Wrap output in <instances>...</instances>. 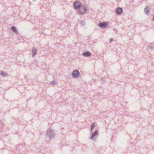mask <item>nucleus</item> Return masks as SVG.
Masks as SVG:
<instances>
[{"label":"nucleus","instance_id":"nucleus-14","mask_svg":"<svg viewBox=\"0 0 154 154\" xmlns=\"http://www.w3.org/2000/svg\"><path fill=\"white\" fill-rule=\"evenodd\" d=\"M149 48L151 49V50L154 49V44H153V45H152V44L149 45Z\"/></svg>","mask_w":154,"mask_h":154},{"label":"nucleus","instance_id":"nucleus-5","mask_svg":"<svg viewBox=\"0 0 154 154\" xmlns=\"http://www.w3.org/2000/svg\"><path fill=\"white\" fill-rule=\"evenodd\" d=\"M98 131L97 130L93 132L91 135V137H90V139H94V138L98 135Z\"/></svg>","mask_w":154,"mask_h":154},{"label":"nucleus","instance_id":"nucleus-13","mask_svg":"<svg viewBox=\"0 0 154 154\" xmlns=\"http://www.w3.org/2000/svg\"><path fill=\"white\" fill-rule=\"evenodd\" d=\"M95 127V125L94 123H92L91 125V131L92 132L93 131V129Z\"/></svg>","mask_w":154,"mask_h":154},{"label":"nucleus","instance_id":"nucleus-12","mask_svg":"<svg viewBox=\"0 0 154 154\" xmlns=\"http://www.w3.org/2000/svg\"><path fill=\"white\" fill-rule=\"evenodd\" d=\"M1 75L3 77L6 76L8 75L7 73L5 72H4L3 71H2L1 73Z\"/></svg>","mask_w":154,"mask_h":154},{"label":"nucleus","instance_id":"nucleus-16","mask_svg":"<svg viewBox=\"0 0 154 154\" xmlns=\"http://www.w3.org/2000/svg\"><path fill=\"white\" fill-rule=\"evenodd\" d=\"M100 81L101 83H103L104 82V80L103 79H100Z\"/></svg>","mask_w":154,"mask_h":154},{"label":"nucleus","instance_id":"nucleus-17","mask_svg":"<svg viewBox=\"0 0 154 154\" xmlns=\"http://www.w3.org/2000/svg\"><path fill=\"white\" fill-rule=\"evenodd\" d=\"M152 20L154 21V14L153 15Z\"/></svg>","mask_w":154,"mask_h":154},{"label":"nucleus","instance_id":"nucleus-9","mask_svg":"<svg viewBox=\"0 0 154 154\" xmlns=\"http://www.w3.org/2000/svg\"><path fill=\"white\" fill-rule=\"evenodd\" d=\"M91 53L89 51H87L83 53L82 55L84 57H89L91 55Z\"/></svg>","mask_w":154,"mask_h":154},{"label":"nucleus","instance_id":"nucleus-8","mask_svg":"<svg viewBox=\"0 0 154 154\" xmlns=\"http://www.w3.org/2000/svg\"><path fill=\"white\" fill-rule=\"evenodd\" d=\"M32 57H34L36 54L38 50L35 47H32Z\"/></svg>","mask_w":154,"mask_h":154},{"label":"nucleus","instance_id":"nucleus-10","mask_svg":"<svg viewBox=\"0 0 154 154\" xmlns=\"http://www.w3.org/2000/svg\"><path fill=\"white\" fill-rule=\"evenodd\" d=\"M11 29L13 32H14L16 35L18 34V32L17 31V29L16 28L15 26H12L11 28Z\"/></svg>","mask_w":154,"mask_h":154},{"label":"nucleus","instance_id":"nucleus-11","mask_svg":"<svg viewBox=\"0 0 154 154\" xmlns=\"http://www.w3.org/2000/svg\"><path fill=\"white\" fill-rule=\"evenodd\" d=\"M80 24L83 26H85L86 24L85 21L83 20H82L80 21Z\"/></svg>","mask_w":154,"mask_h":154},{"label":"nucleus","instance_id":"nucleus-3","mask_svg":"<svg viewBox=\"0 0 154 154\" xmlns=\"http://www.w3.org/2000/svg\"><path fill=\"white\" fill-rule=\"evenodd\" d=\"M72 75L74 78H77L80 75L79 72L77 70H75L73 71Z\"/></svg>","mask_w":154,"mask_h":154},{"label":"nucleus","instance_id":"nucleus-4","mask_svg":"<svg viewBox=\"0 0 154 154\" xmlns=\"http://www.w3.org/2000/svg\"><path fill=\"white\" fill-rule=\"evenodd\" d=\"M123 9L121 7H117L116 9V12L117 14H120L123 13Z\"/></svg>","mask_w":154,"mask_h":154},{"label":"nucleus","instance_id":"nucleus-18","mask_svg":"<svg viewBox=\"0 0 154 154\" xmlns=\"http://www.w3.org/2000/svg\"><path fill=\"white\" fill-rule=\"evenodd\" d=\"M113 40V39L112 38H111L110 39V42H111Z\"/></svg>","mask_w":154,"mask_h":154},{"label":"nucleus","instance_id":"nucleus-1","mask_svg":"<svg viewBox=\"0 0 154 154\" xmlns=\"http://www.w3.org/2000/svg\"><path fill=\"white\" fill-rule=\"evenodd\" d=\"M73 6L74 9L79 10L81 14H84L87 11L85 7L82 6L81 2L79 1H76L74 2Z\"/></svg>","mask_w":154,"mask_h":154},{"label":"nucleus","instance_id":"nucleus-6","mask_svg":"<svg viewBox=\"0 0 154 154\" xmlns=\"http://www.w3.org/2000/svg\"><path fill=\"white\" fill-rule=\"evenodd\" d=\"M108 25V23L105 22L100 23L98 24V26L99 27L101 28L106 27Z\"/></svg>","mask_w":154,"mask_h":154},{"label":"nucleus","instance_id":"nucleus-15","mask_svg":"<svg viewBox=\"0 0 154 154\" xmlns=\"http://www.w3.org/2000/svg\"><path fill=\"white\" fill-rule=\"evenodd\" d=\"M56 83H57V82L55 81H52L51 82V85H54L56 84Z\"/></svg>","mask_w":154,"mask_h":154},{"label":"nucleus","instance_id":"nucleus-2","mask_svg":"<svg viewBox=\"0 0 154 154\" xmlns=\"http://www.w3.org/2000/svg\"><path fill=\"white\" fill-rule=\"evenodd\" d=\"M46 135L47 137H49L50 138H53L54 137V131L51 129L49 130H48Z\"/></svg>","mask_w":154,"mask_h":154},{"label":"nucleus","instance_id":"nucleus-7","mask_svg":"<svg viewBox=\"0 0 154 154\" xmlns=\"http://www.w3.org/2000/svg\"><path fill=\"white\" fill-rule=\"evenodd\" d=\"M144 12L146 15H149V14L150 9L148 6H146L144 9Z\"/></svg>","mask_w":154,"mask_h":154}]
</instances>
